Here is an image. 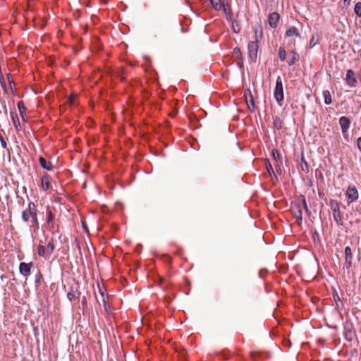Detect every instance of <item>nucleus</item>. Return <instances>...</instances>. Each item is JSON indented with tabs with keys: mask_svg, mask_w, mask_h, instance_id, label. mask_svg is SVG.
<instances>
[{
	"mask_svg": "<svg viewBox=\"0 0 361 361\" xmlns=\"http://www.w3.org/2000/svg\"><path fill=\"white\" fill-rule=\"evenodd\" d=\"M39 162L43 169H46L47 171L52 170L53 167H52L51 163L49 161H47V160L44 157H40L39 158Z\"/></svg>",
	"mask_w": 361,
	"mask_h": 361,
	"instance_id": "6ab92c4d",
	"label": "nucleus"
},
{
	"mask_svg": "<svg viewBox=\"0 0 361 361\" xmlns=\"http://www.w3.org/2000/svg\"><path fill=\"white\" fill-rule=\"evenodd\" d=\"M274 98L278 102L279 105L281 106H282V102L284 99L283 95V82L280 76H278L276 82V87L274 91Z\"/></svg>",
	"mask_w": 361,
	"mask_h": 361,
	"instance_id": "7ed1b4c3",
	"label": "nucleus"
},
{
	"mask_svg": "<svg viewBox=\"0 0 361 361\" xmlns=\"http://www.w3.org/2000/svg\"><path fill=\"white\" fill-rule=\"evenodd\" d=\"M256 354H257V353H256L255 352H252H252H250V355H251V357H252V358H254V357H255V356L256 355Z\"/></svg>",
	"mask_w": 361,
	"mask_h": 361,
	"instance_id": "c9c22d12",
	"label": "nucleus"
},
{
	"mask_svg": "<svg viewBox=\"0 0 361 361\" xmlns=\"http://www.w3.org/2000/svg\"><path fill=\"white\" fill-rule=\"evenodd\" d=\"M55 246L52 238L47 241L46 245H39L37 247V253L39 256L45 259H49L54 250Z\"/></svg>",
	"mask_w": 361,
	"mask_h": 361,
	"instance_id": "f03ea898",
	"label": "nucleus"
},
{
	"mask_svg": "<svg viewBox=\"0 0 361 361\" xmlns=\"http://www.w3.org/2000/svg\"><path fill=\"white\" fill-rule=\"evenodd\" d=\"M345 82L350 87H354L357 85V81L355 77V74L351 69L347 71Z\"/></svg>",
	"mask_w": 361,
	"mask_h": 361,
	"instance_id": "9d476101",
	"label": "nucleus"
},
{
	"mask_svg": "<svg viewBox=\"0 0 361 361\" xmlns=\"http://www.w3.org/2000/svg\"><path fill=\"white\" fill-rule=\"evenodd\" d=\"M100 293H101V295H102L104 307L105 310L108 312L109 309V305L107 304L106 298H104L103 293L102 292H100Z\"/></svg>",
	"mask_w": 361,
	"mask_h": 361,
	"instance_id": "c756f323",
	"label": "nucleus"
},
{
	"mask_svg": "<svg viewBox=\"0 0 361 361\" xmlns=\"http://www.w3.org/2000/svg\"><path fill=\"white\" fill-rule=\"evenodd\" d=\"M348 204L355 202L358 198V191L355 186H350L346 190Z\"/></svg>",
	"mask_w": 361,
	"mask_h": 361,
	"instance_id": "6e6552de",
	"label": "nucleus"
},
{
	"mask_svg": "<svg viewBox=\"0 0 361 361\" xmlns=\"http://www.w3.org/2000/svg\"><path fill=\"white\" fill-rule=\"evenodd\" d=\"M331 209L332 210V214L334 219L338 226H342L343 224L342 216L340 212V207L338 202L331 201L330 203Z\"/></svg>",
	"mask_w": 361,
	"mask_h": 361,
	"instance_id": "39448f33",
	"label": "nucleus"
},
{
	"mask_svg": "<svg viewBox=\"0 0 361 361\" xmlns=\"http://www.w3.org/2000/svg\"><path fill=\"white\" fill-rule=\"evenodd\" d=\"M259 37H261L262 35V31L261 28H259ZM255 33H256V35L257 36L258 29L255 30ZM247 49H248V51H249L250 58L252 61H255L257 59V51H258L257 39H256L255 42H250L248 44Z\"/></svg>",
	"mask_w": 361,
	"mask_h": 361,
	"instance_id": "20e7f679",
	"label": "nucleus"
},
{
	"mask_svg": "<svg viewBox=\"0 0 361 361\" xmlns=\"http://www.w3.org/2000/svg\"><path fill=\"white\" fill-rule=\"evenodd\" d=\"M274 126L278 130L281 129L282 128V126H283V121H282V120L280 118H279V117L274 118Z\"/></svg>",
	"mask_w": 361,
	"mask_h": 361,
	"instance_id": "bb28decb",
	"label": "nucleus"
},
{
	"mask_svg": "<svg viewBox=\"0 0 361 361\" xmlns=\"http://www.w3.org/2000/svg\"><path fill=\"white\" fill-rule=\"evenodd\" d=\"M326 104H330L332 102L331 96L329 90H324L322 93Z\"/></svg>",
	"mask_w": 361,
	"mask_h": 361,
	"instance_id": "5701e85b",
	"label": "nucleus"
},
{
	"mask_svg": "<svg viewBox=\"0 0 361 361\" xmlns=\"http://www.w3.org/2000/svg\"><path fill=\"white\" fill-rule=\"evenodd\" d=\"M265 164H266V168H267L268 173L270 174V176H271V174L274 173V172L273 168H272L270 162L269 161V160L267 159L265 161Z\"/></svg>",
	"mask_w": 361,
	"mask_h": 361,
	"instance_id": "c85d7f7f",
	"label": "nucleus"
},
{
	"mask_svg": "<svg viewBox=\"0 0 361 361\" xmlns=\"http://www.w3.org/2000/svg\"><path fill=\"white\" fill-rule=\"evenodd\" d=\"M355 12L359 17H361V2H357L355 6Z\"/></svg>",
	"mask_w": 361,
	"mask_h": 361,
	"instance_id": "cd10ccee",
	"label": "nucleus"
},
{
	"mask_svg": "<svg viewBox=\"0 0 361 361\" xmlns=\"http://www.w3.org/2000/svg\"><path fill=\"white\" fill-rule=\"evenodd\" d=\"M18 108L20 116L22 117V118L23 120H25V116H26L25 107V105H24L23 101H19L18 102Z\"/></svg>",
	"mask_w": 361,
	"mask_h": 361,
	"instance_id": "412c9836",
	"label": "nucleus"
},
{
	"mask_svg": "<svg viewBox=\"0 0 361 361\" xmlns=\"http://www.w3.org/2000/svg\"><path fill=\"white\" fill-rule=\"evenodd\" d=\"M1 131H2V130L0 128V136H1V135H1Z\"/></svg>",
	"mask_w": 361,
	"mask_h": 361,
	"instance_id": "ea45409f",
	"label": "nucleus"
},
{
	"mask_svg": "<svg viewBox=\"0 0 361 361\" xmlns=\"http://www.w3.org/2000/svg\"><path fill=\"white\" fill-rule=\"evenodd\" d=\"M351 0H343V4L346 6L350 5Z\"/></svg>",
	"mask_w": 361,
	"mask_h": 361,
	"instance_id": "f704fd0d",
	"label": "nucleus"
},
{
	"mask_svg": "<svg viewBox=\"0 0 361 361\" xmlns=\"http://www.w3.org/2000/svg\"><path fill=\"white\" fill-rule=\"evenodd\" d=\"M22 219L35 230L39 228V226L37 216V207L34 202H30L28 203L27 208L22 212Z\"/></svg>",
	"mask_w": 361,
	"mask_h": 361,
	"instance_id": "f257e3e1",
	"label": "nucleus"
},
{
	"mask_svg": "<svg viewBox=\"0 0 361 361\" xmlns=\"http://www.w3.org/2000/svg\"><path fill=\"white\" fill-rule=\"evenodd\" d=\"M353 263V254L349 246L345 248V267L347 269H350Z\"/></svg>",
	"mask_w": 361,
	"mask_h": 361,
	"instance_id": "9b49d317",
	"label": "nucleus"
},
{
	"mask_svg": "<svg viewBox=\"0 0 361 361\" xmlns=\"http://www.w3.org/2000/svg\"><path fill=\"white\" fill-rule=\"evenodd\" d=\"M298 60H299L298 54L295 50H292L290 51V54H289V56L286 59V62L289 66H292Z\"/></svg>",
	"mask_w": 361,
	"mask_h": 361,
	"instance_id": "f3484780",
	"label": "nucleus"
},
{
	"mask_svg": "<svg viewBox=\"0 0 361 361\" xmlns=\"http://www.w3.org/2000/svg\"><path fill=\"white\" fill-rule=\"evenodd\" d=\"M212 7L216 10L220 11L222 8L226 11V8L224 4H221V0H209Z\"/></svg>",
	"mask_w": 361,
	"mask_h": 361,
	"instance_id": "aec40b11",
	"label": "nucleus"
},
{
	"mask_svg": "<svg viewBox=\"0 0 361 361\" xmlns=\"http://www.w3.org/2000/svg\"><path fill=\"white\" fill-rule=\"evenodd\" d=\"M343 334L345 339L348 341H352L355 336V332L352 328L348 327V326H345Z\"/></svg>",
	"mask_w": 361,
	"mask_h": 361,
	"instance_id": "a211bd4d",
	"label": "nucleus"
},
{
	"mask_svg": "<svg viewBox=\"0 0 361 361\" xmlns=\"http://www.w3.org/2000/svg\"><path fill=\"white\" fill-rule=\"evenodd\" d=\"M41 188L45 191L51 188V178L47 173L41 177Z\"/></svg>",
	"mask_w": 361,
	"mask_h": 361,
	"instance_id": "ddd939ff",
	"label": "nucleus"
},
{
	"mask_svg": "<svg viewBox=\"0 0 361 361\" xmlns=\"http://www.w3.org/2000/svg\"><path fill=\"white\" fill-rule=\"evenodd\" d=\"M0 140H1V145L4 147H6V142H5L4 137H3V135L0 136Z\"/></svg>",
	"mask_w": 361,
	"mask_h": 361,
	"instance_id": "72a5a7b5",
	"label": "nucleus"
},
{
	"mask_svg": "<svg viewBox=\"0 0 361 361\" xmlns=\"http://www.w3.org/2000/svg\"><path fill=\"white\" fill-rule=\"evenodd\" d=\"M286 51L283 47H280L279 50V57L281 61H286Z\"/></svg>",
	"mask_w": 361,
	"mask_h": 361,
	"instance_id": "a878e982",
	"label": "nucleus"
},
{
	"mask_svg": "<svg viewBox=\"0 0 361 361\" xmlns=\"http://www.w3.org/2000/svg\"><path fill=\"white\" fill-rule=\"evenodd\" d=\"M234 51H235V53H236V54H237V53H240V50H239V49H234Z\"/></svg>",
	"mask_w": 361,
	"mask_h": 361,
	"instance_id": "4c0bfd02",
	"label": "nucleus"
},
{
	"mask_svg": "<svg viewBox=\"0 0 361 361\" xmlns=\"http://www.w3.org/2000/svg\"><path fill=\"white\" fill-rule=\"evenodd\" d=\"M142 323L144 324V318L142 317Z\"/></svg>",
	"mask_w": 361,
	"mask_h": 361,
	"instance_id": "58836bf2",
	"label": "nucleus"
},
{
	"mask_svg": "<svg viewBox=\"0 0 361 361\" xmlns=\"http://www.w3.org/2000/svg\"><path fill=\"white\" fill-rule=\"evenodd\" d=\"M290 211L295 219L296 223L298 225H301L302 222V206L299 204L293 203L291 204Z\"/></svg>",
	"mask_w": 361,
	"mask_h": 361,
	"instance_id": "0eeeda50",
	"label": "nucleus"
},
{
	"mask_svg": "<svg viewBox=\"0 0 361 361\" xmlns=\"http://www.w3.org/2000/svg\"><path fill=\"white\" fill-rule=\"evenodd\" d=\"M295 37H300V33L298 28L291 26L289 27L285 32V39L288 40V43L295 45Z\"/></svg>",
	"mask_w": 361,
	"mask_h": 361,
	"instance_id": "423d86ee",
	"label": "nucleus"
},
{
	"mask_svg": "<svg viewBox=\"0 0 361 361\" xmlns=\"http://www.w3.org/2000/svg\"><path fill=\"white\" fill-rule=\"evenodd\" d=\"M54 215L53 214L51 211L49 209V208L47 207V216H46V220H47V224H49L52 223L54 221Z\"/></svg>",
	"mask_w": 361,
	"mask_h": 361,
	"instance_id": "393cba45",
	"label": "nucleus"
},
{
	"mask_svg": "<svg viewBox=\"0 0 361 361\" xmlns=\"http://www.w3.org/2000/svg\"><path fill=\"white\" fill-rule=\"evenodd\" d=\"M339 124L341 126L342 133H345L350 128V121L346 116H342L339 119Z\"/></svg>",
	"mask_w": 361,
	"mask_h": 361,
	"instance_id": "4468645a",
	"label": "nucleus"
},
{
	"mask_svg": "<svg viewBox=\"0 0 361 361\" xmlns=\"http://www.w3.org/2000/svg\"><path fill=\"white\" fill-rule=\"evenodd\" d=\"M319 42V36L318 34L312 35L310 40V47L313 48L316 44Z\"/></svg>",
	"mask_w": 361,
	"mask_h": 361,
	"instance_id": "4be33fe9",
	"label": "nucleus"
},
{
	"mask_svg": "<svg viewBox=\"0 0 361 361\" xmlns=\"http://www.w3.org/2000/svg\"><path fill=\"white\" fill-rule=\"evenodd\" d=\"M233 31H234L235 32H239V30H240V29H239V28H238V30H235V27H234V26L233 27Z\"/></svg>",
	"mask_w": 361,
	"mask_h": 361,
	"instance_id": "e433bc0d",
	"label": "nucleus"
},
{
	"mask_svg": "<svg viewBox=\"0 0 361 361\" xmlns=\"http://www.w3.org/2000/svg\"><path fill=\"white\" fill-rule=\"evenodd\" d=\"M357 146L359 150L361 152V137H358L357 140Z\"/></svg>",
	"mask_w": 361,
	"mask_h": 361,
	"instance_id": "473e14b6",
	"label": "nucleus"
},
{
	"mask_svg": "<svg viewBox=\"0 0 361 361\" xmlns=\"http://www.w3.org/2000/svg\"><path fill=\"white\" fill-rule=\"evenodd\" d=\"M80 293L78 291L77 288L71 287L70 290L67 293L68 299L70 301L75 300L78 299L80 297Z\"/></svg>",
	"mask_w": 361,
	"mask_h": 361,
	"instance_id": "2eb2a0df",
	"label": "nucleus"
},
{
	"mask_svg": "<svg viewBox=\"0 0 361 361\" xmlns=\"http://www.w3.org/2000/svg\"><path fill=\"white\" fill-rule=\"evenodd\" d=\"M184 353H185V352H184V351H183V352H182L181 356H183V355H184Z\"/></svg>",
	"mask_w": 361,
	"mask_h": 361,
	"instance_id": "a19ab883",
	"label": "nucleus"
},
{
	"mask_svg": "<svg viewBox=\"0 0 361 361\" xmlns=\"http://www.w3.org/2000/svg\"><path fill=\"white\" fill-rule=\"evenodd\" d=\"M300 200L301 201V203H302V206L303 207V208L305 209L306 213L308 214V215H310L311 214V212L310 210V209L308 208L307 207V202H306V200H305V197L304 195H300Z\"/></svg>",
	"mask_w": 361,
	"mask_h": 361,
	"instance_id": "b1692460",
	"label": "nucleus"
},
{
	"mask_svg": "<svg viewBox=\"0 0 361 361\" xmlns=\"http://www.w3.org/2000/svg\"><path fill=\"white\" fill-rule=\"evenodd\" d=\"M272 156L276 161H277L279 159V153L277 149H274L272 150Z\"/></svg>",
	"mask_w": 361,
	"mask_h": 361,
	"instance_id": "2f4dec72",
	"label": "nucleus"
},
{
	"mask_svg": "<svg viewBox=\"0 0 361 361\" xmlns=\"http://www.w3.org/2000/svg\"><path fill=\"white\" fill-rule=\"evenodd\" d=\"M13 120L14 126H15L16 130H20L21 126H20V121H19L18 118H17V120L16 121L14 117H13Z\"/></svg>",
	"mask_w": 361,
	"mask_h": 361,
	"instance_id": "7c9ffc66",
	"label": "nucleus"
},
{
	"mask_svg": "<svg viewBox=\"0 0 361 361\" xmlns=\"http://www.w3.org/2000/svg\"><path fill=\"white\" fill-rule=\"evenodd\" d=\"M33 266L32 262L30 263H25V262H20L19 264V271L20 274H22L25 277H27L30 275L31 273V268Z\"/></svg>",
	"mask_w": 361,
	"mask_h": 361,
	"instance_id": "1a4fd4ad",
	"label": "nucleus"
},
{
	"mask_svg": "<svg viewBox=\"0 0 361 361\" xmlns=\"http://www.w3.org/2000/svg\"><path fill=\"white\" fill-rule=\"evenodd\" d=\"M244 97L247 106L250 111H254L255 108L254 99L252 93L250 90H245L244 91Z\"/></svg>",
	"mask_w": 361,
	"mask_h": 361,
	"instance_id": "f8f14e48",
	"label": "nucleus"
},
{
	"mask_svg": "<svg viewBox=\"0 0 361 361\" xmlns=\"http://www.w3.org/2000/svg\"><path fill=\"white\" fill-rule=\"evenodd\" d=\"M280 19V16L277 13H272L269 16V24L271 27H276L278 22Z\"/></svg>",
	"mask_w": 361,
	"mask_h": 361,
	"instance_id": "dca6fc26",
	"label": "nucleus"
}]
</instances>
